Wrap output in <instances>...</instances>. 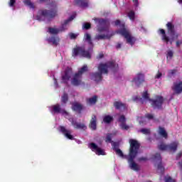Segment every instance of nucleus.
<instances>
[{
	"mask_svg": "<svg viewBox=\"0 0 182 182\" xmlns=\"http://www.w3.org/2000/svg\"><path fill=\"white\" fill-rule=\"evenodd\" d=\"M129 144L130 148L129 154L128 156L124 155L122 150L119 149V143L112 142V146L117 156H119L122 159H127L128 160V164L131 170H134V171H139V170H140V167L137 164L135 163L134 159L139 153V149H140V144H139V141H137L136 139H130Z\"/></svg>",
	"mask_w": 182,
	"mask_h": 182,
	"instance_id": "f257e3e1",
	"label": "nucleus"
},
{
	"mask_svg": "<svg viewBox=\"0 0 182 182\" xmlns=\"http://www.w3.org/2000/svg\"><path fill=\"white\" fill-rule=\"evenodd\" d=\"M94 21L98 23L97 33L96 34L95 39V41H103L105 39H110L114 33L109 31V21L103 18H95Z\"/></svg>",
	"mask_w": 182,
	"mask_h": 182,
	"instance_id": "f03ea898",
	"label": "nucleus"
},
{
	"mask_svg": "<svg viewBox=\"0 0 182 182\" xmlns=\"http://www.w3.org/2000/svg\"><path fill=\"white\" fill-rule=\"evenodd\" d=\"M119 69V64L114 61H109L107 63H101L98 65V72L92 75V80L100 82L102 80V75H107L109 72H116Z\"/></svg>",
	"mask_w": 182,
	"mask_h": 182,
	"instance_id": "7ed1b4c3",
	"label": "nucleus"
},
{
	"mask_svg": "<svg viewBox=\"0 0 182 182\" xmlns=\"http://www.w3.org/2000/svg\"><path fill=\"white\" fill-rule=\"evenodd\" d=\"M50 113L52 114H58L60 113V114H62V116H64L65 119H68L70 122H71L72 126L74 127V129H80L82 130H86V124H82V123H77L76 122V119L75 118H71L70 115H69V112H66L64 109H62L60 107V105L56 104L54 105H51L48 107Z\"/></svg>",
	"mask_w": 182,
	"mask_h": 182,
	"instance_id": "20e7f679",
	"label": "nucleus"
},
{
	"mask_svg": "<svg viewBox=\"0 0 182 182\" xmlns=\"http://www.w3.org/2000/svg\"><path fill=\"white\" fill-rule=\"evenodd\" d=\"M132 100H134V102L141 103V105H144V103H150L154 109H161L163 102H164V99H163V97L161 96H156L154 99L151 100L149 98V93H147V91L143 92L142 98L139 96H135L133 97Z\"/></svg>",
	"mask_w": 182,
	"mask_h": 182,
	"instance_id": "39448f33",
	"label": "nucleus"
},
{
	"mask_svg": "<svg viewBox=\"0 0 182 182\" xmlns=\"http://www.w3.org/2000/svg\"><path fill=\"white\" fill-rule=\"evenodd\" d=\"M84 42H87L89 45V49L85 50L82 47H76L73 50V56H83L87 59H90L92 56V50L93 49V43H92V36L89 33L84 35Z\"/></svg>",
	"mask_w": 182,
	"mask_h": 182,
	"instance_id": "423d86ee",
	"label": "nucleus"
},
{
	"mask_svg": "<svg viewBox=\"0 0 182 182\" xmlns=\"http://www.w3.org/2000/svg\"><path fill=\"white\" fill-rule=\"evenodd\" d=\"M114 23L116 26H119V28L118 31H117V33H119V35H121V36H123L124 41L128 45L133 46V45L136 43V37L132 35L130 31H129V29H127V28H126L124 26V23L121 22L120 20H117Z\"/></svg>",
	"mask_w": 182,
	"mask_h": 182,
	"instance_id": "0eeeda50",
	"label": "nucleus"
},
{
	"mask_svg": "<svg viewBox=\"0 0 182 182\" xmlns=\"http://www.w3.org/2000/svg\"><path fill=\"white\" fill-rule=\"evenodd\" d=\"M166 27L170 37L166 34V31H164L163 28H160L158 31V33L161 36V39L164 41V42H166V43H171H171H173V42L175 41L177 38H178L179 34L176 32L174 25H173V23L168 22L166 24Z\"/></svg>",
	"mask_w": 182,
	"mask_h": 182,
	"instance_id": "6e6552de",
	"label": "nucleus"
},
{
	"mask_svg": "<svg viewBox=\"0 0 182 182\" xmlns=\"http://www.w3.org/2000/svg\"><path fill=\"white\" fill-rule=\"evenodd\" d=\"M56 5V1H52V3L50 4V8L51 9V11L40 10L35 17L37 21H46V19L49 20L52 18H55V16L58 14Z\"/></svg>",
	"mask_w": 182,
	"mask_h": 182,
	"instance_id": "1a4fd4ad",
	"label": "nucleus"
},
{
	"mask_svg": "<svg viewBox=\"0 0 182 182\" xmlns=\"http://www.w3.org/2000/svg\"><path fill=\"white\" fill-rule=\"evenodd\" d=\"M75 18L76 14L74 13L68 19L64 21L60 27H49L47 30L48 33L50 35H58V33H60V32H64V31L68 29V23L73 21Z\"/></svg>",
	"mask_w": 182,
	"mask_h": 182,
	"instance_id": "9d476101",
	"label": "nucleus"
},
{
	"mask_svg": "<svg viewBox=\"0 0 182 182\" xmlns=\"http://www.w3.org/2000/svg\"><path fill=\"white\" fill-rule=\"evenodd\" d=\"M85 72H87V65H84L80 69L78 70V72L75 74L71 80L72 85L74 86H79V85L82 83V75H83Z\"/></svg>",
	"mask_w": 182,
	"mask_h": 182,
	"instance_id": "9b49d317",
	"label": "nucleus"
},
{
	"mask_svg": "<svg viewBox=\"0 0 182 182\" xmlns=\"http://www.w3.org/2000/svg\"><path fill=\"white\" fill-rule=\"evenodd\" d=\"M178 141H173L168 145L166 144H161L159 145V150L171 151L172 153H176L177 151V148L178 147Z\"/></svg>",
	"mask_w": 182,
	"mask_h": 182,
	"instance_id": "f8f14e48",
	"label": "nucleus"
},
{
	"mask_svg": "<svg viewBox=\"0 0 182 182\" xmlns=\"http://www.w3.org/2000/svg\"><path fill=\"white\" fill-rule=\"evenodd\" d=\"M73 75V71H72V68H67L61 74V83H68L70 80Z\"/></svg>",
	"mask_w": 182,
	"mask_h": 182,
	"instance_id": "ddd939ff",
	"label": "nucleus"
},
{
	"mask_svg": "<svg viewBox=\"0 0 182 182\" xmlns=\"http://www.w3.org/2000/svg\"><path fill=\"white\" fill-rule=\"evenodd\" d=\"M58 132L62 133L65 139H68V140H75V136L72 134V130L68 129L63 126H60L58 127Z\"/></svg>",
	"mask_w": 182,
	"mask_h": 182,
	"instance_id": "4468645a",
	"label": "nucleus"
},
{
	"mask_svg": "<svg viewBox=\"0 0 182 182\" xmlns=\"http://www.w3.org/2000/svg\"><path fill=\"white\" fill-rule=\"evenodd\" d=\"M88 147L97 154V156H106V152L105 151V149L100 148L99 146H97L95 143H90L88 146Z\"/></svg>",
	"mask_w": 182,
	"mask_h": 182,
	"instance_id": "2eb2a0df",
	"label": "nucleus"
},
{
	"mask_svg": "<svg viewBox=\"0 0 182 182\" xmlns=\"http://www.w3.org/2000/svg\"><path fill=\"white\" fill-rule=\"evenodd\" d=\"M154 160L155 161H159L157 166V172L163 174L166 170V168H164V164L161 163V156H160V154H156Z\"/></svg>",
	"mask_w": 182,
	"mask_h": 182,
	"instance_id": "dca6fc26",
	"label": "nucleus"
},
{
	"mask_svg": "<svg viewBox=\"0 0 182 182\" xmlns=\"http://www.w3.org/2000/svg\"><path fill=\"white\" fill-rule=\"evenodd\" d=\"M144 82V74H137L132 80V83L135 85L137 87Z\"/></svg>",
	"mask_w": 182,
	"mask_h": 182,
	"instance_id": "f3484780",
	"label": "nucleus"
},
{
	"mask_svg": "<svg viewBox=\"0 0 182 182\" xmlns=\"http://www.w3.org/2000/svg\"><path fill=\"white\" fill-rule=\"evenodd\" d=\"M147 120H152V122H154V116L151 114H146L145 117L141 116L137 117V121L141 125L146 124V122H147Z\"/></svg>",
	"mask_w": 182,
	"mask_h": 182,
	"instance_id": "a211bd4d",
	"label": "nucleus"
},
{
	"mask_svg": "<svg viewBox=\"0 0 182 182\" xmlns=\"http://www.w3.org/2000/svg\"><path fill=\"white\" fill-rule=\"evenodd\" d=\"M46 41L51 45H53L54 46H58V45H59L60 42V38L58 36H48L46 38Z\"/></svg>",
	"mask_w": 182,
	"mask_h": 182,
	"instance_id": "6ab92c4d",
	"label": "nucleus"
},
{
	"mask_svg": "<svg viewBox=\"0 0 182 182\" xmlns=\"http://www.w3.org/2000/svg\"><path fill=\"white\" fill-rule=\"evenodd\" d=\"M118 122L122 130H129L130 129V126L126 124V117H124V115H119L118 117Z\"/></svg>",
	"mask_w": 182,
	"mask_h": 182,
	"instance_id": "aec40b11",
	"label": "nucleus"
},
{
	"mask_svg": "<svg viewBox=\"0 0 182 182\" xmlns=\"http://www.w3.org/2000/svg\"><path fill=\"white\" fill-rule=\"evenodd\" d=\"M75 5L82 6V8H86L89 5V1L87 0H74Z\"/></svg>",
	"mask_w": 182,
	"mask_h": 182,
	"instance_id": "412c9836",
	"label": "nucleus"
},
{
	"mask_svg": "<svg viewBox=\"0 0 182 182\" xmlns=\"http://www.w3.org/2000/svg\"><path fill=\"white\" fill-rule=\"evenodd\" d=\"M158 134H159V136H161L164 139H167V137H168L167 131H166V129L164 127H159Z\"/></svg>",
	"mask_w": 182,
	"mask_h": 182,
	"instance_id": "4be33fe9",
	"label": "nucleus"
},
{
	"mask_svg": "<svg viewBox=\"0 0 182 182\" xmlns=\"http://www.w3.org/2000/svg\"><path fill=\"white\" fill-rule=\"evenodd\" d=\"M173 90L176 93H181L182 92V82H178L174 84Z\"/></svg>",
	"mask_w": 182,
	"mask_h": 182,
	"instance_id": "5701e85b",
	"label": "nucleus"
},
{
	"mask_svg": "<svg viewBox=\"0 0 182 182\" xmlns=\"http://www.w3.org/2000/svg\"><path fill=\"white\" fill-rule=\"evenodd\" d=\"M72 109L74 112H80L83 109V106L79 102H74L73 103Z\"/></svg>",
	"mask_w": 182,
	"mask_h": 182,
	"instance_id": "b1692460",
	"label": "nucleus"
},
{
	"mask_svg": "<svg viewBox=\"0 0 182 182\" xmlns=\"http://www.w3.org/2000/svg\"><path fill=\"white\" fill-rule=\"evenodd\" d=\"M114 106L116 109H118V110H124L127 107V106L122 102H115Z\"/></svg>",
	"mask_w": 182,
	"mask_h": 182,
	"instance_id": "393cba45",
	"label": "nucleus"
},
{
	"mask_svg": "<svg viewBox=\"0 0 182 182\" xmlns=\"http://www.w3.org/2000/svg\"><path fill=\"white\" fill-rule=\"evenodd\" d=\"M96 122H97L96 117L95 115H93L92 117V119H91V121H90V127L92 130H96Z\"/></svg>",
	"mask_w": 182,
	"mask_h": 182,
	"instance_id": "a878e982",
	"label": "nucleus"
},
{
	"mask_svg": "<svg viewBox=\"0 0 182 182\" xmlns=\"http://www.w3.org/2000/svg\"><path fill=\"white\" fill-rule=\"evenodd\" d=\"M96 102H97V97L93 96L87 100V103L90 105H96Z\"/></svg>",
	"mask_w": 182,
	"mask_h": 182,
	"instance_id": "bb28decb",
	"label": "nucleus"
},
{
	"mask_svg": "<svg viewBox=\"0 0 182 182\" xmlns=\"http://www.w3.org/2000/svg\"><path fill=\"white\" fill-rule=\"evenodd\" d=\"M23 2L26 6H28L30 9H33L35 8V5L31 0H23Z\"/></svg>",
	"mask_w": 182,
	"mask_h": 182,
	"instance_id": "cd10ccee",
	"label": "nucleus"
},
{
	"mask_svg": "<svg viewBox=\"0 0 182 182\" xmlns=\"http://www.w3.org/2000/svg\"><path fill=\"white\" fill-rule=\"evenodd\" d=\"M174 55V52L172 50H168L166 51V59L167 60H171L173 59V56Z\"/></svg>",
	"mask_w": 182,
	"mask_h": 182,
	"instance_id": "c85d7f7f",
	"label": "nucleus"
},
{
	"mask_svg": "<svg viewBox=\"0 0 182 182\" xmlns=\"http://www.w3.org/2000/svg\"><path fill=\"white\" fill-rule=\"evenodd\" d=\"M117 134V131H115L113 134H108L107 135L105 141L107 143H112V137H113V136H116Z\"/></svg>",
	"mask_w": 182,
	"mask_h": 182,
	"instance_id": "c756f323",
	"label": "nucleus"
},
{
	"mask_svg": "<svg viewBox=\"0 0 182 182\" xmlns=\"http://www.w3.org/2000/svg\"><path fill=\"white\" fill-rule=\"evenodd\" d=\"M127 16H128V18H129L130 21H134V18L136 17V14H135L134 11H133V10H130L127 13Z\"/></svg>",
	"mask_w": 182,
	"mask_h": 182,
	"instance_id": "7c9ffc66",
	"label": "nucleus"
},
{
	"mask_svg": "<svg viewBox=\"0 0 182 182\" xmlns=\"http://www.w3.org/2000/svg\"><path fill=\"white\" fill-rule=\"evenodd\" d=\"M112 120H113V117H112L110 115H105L103 117L104 123H110V122H112Z\"/></svg>",
	"mask_w": 182,
	"mask_h": 182,
	"instance_id": "2f4dec72",
	"label": "nucleus"
},
{
	"mask_svg": "<svg viewBox=\"0 0 182 182\" xmlns=\"http://www.w3.org/2000/svg\"><path fill=\"white\" fill-rule=\"evenodd\" d=\"M70 39H76L79 36V33H70L68 34Z\"/></svg>",
	"mask_w": 182,
	"mask_h": 182,
	"instance_id": "473e14b6",
	"label": "nucleus"
},
{
	"mask_svg": "<svg viewBox=\"0 0 182 182\" xmlns=\"http://www.w3.org/2000/svg\"><path fill=\"white\" fill-rule=\"evenodd\" d=\"M61 102H62L63 104H65L68 102V94H64L62 96Z\"/></svg>",
	"mask_w": 182,
	"mask_h": 182,
	"instance_id": "72a5a7b5",
	"label": "nucleus"
},
{
	"mask_svg": "<svg viewBox=\"0 0 182 182\" xmlns=\"http://www.w3.org/2000/svg\"><path fill=\"white\" fill-rule=\"evenodd\" d=\"M15 4H16V0H9V1L10 8H15Z\"/></svg>",
	"mask_w": 182,
	"mask_h": 182,
	"instance_id": "f704fd0d",
	"label": "nucleus"
},
{
	"mask_svg": "<svg viewBox=\"0 0 182 182\" xmlns=\"http://www.w3.org/2000/svg\"><path fill=\"white\" fill-rule=\"evenodd\" d=\"M139 132H141V133L143 134H150V129H142L139 130Z\"/></svg>",
	"mask_w": 182,
	"mask_h": 182,
	"instance_id": "c9c22d12",
	"label": "nucleus"
},
{
	"mask_svg": "<svg viewBox=\"0 0 182 182\" xmlns=\"http://www.w3.org/2000/svg\"><path fill=\"white\" fill-rule=\"evenodd\" d=\"M90 26H91L90 23H85L82 25V28L84 29H90Z\"/></svg>",
	"mask_w": 182,
	"mask_h": 182,
	"instance_id": "e433bc0d",
	"label": "nucleus"
},
{
	"mask_svg": "<svg viewBox=\"0 0 182 182\" xmlns=\"http://www.w3.org/2000/svg\"><path fill=\"white\" fill-rule=\"evenodd\" d=\"M165 182H176L174 179H172L170 176H166L165 178Z\"/></svg>",
	"mask_w": 182,
	"mask_h": 182,
	"instance_id": "4c0bfd02",
	"label": "nucleus"
},
{
	"mask_svg": "<svg viewBox=\"0 0 182 182\" xmlns=\"http://www.w3.org/2000/svg\"><path fill=\"white\" fill-rule=\"evenodd\" d=\"M163 76V74L160 73L159 71L156 74L155 79H161V77Z\"/></svg>",
	"mask_w": 182,
	"mask_h": 182,
	"instance_id": "58836bf2",
	"label": "nucleus"
},
{
	"mask_svg": "<svg viewBox=\"0 0 182 182\" xmlns=\"http://www.w3.org/2000/svg\"><path fill=\"white\" fill-rule=\"evenodd\" d=\"M133 4L134 6H136V8H137V6H139V0H132Z\"/></svg>",
	"mask_w": 182,
	"mask_h": 182,
	"instance_id": "ea45409f",
	"label": "nucleus"
},
{
	"mask_svg": "<svg viewBox=\"0 0 182 182\" xmlns=\"http://www.w3.org/2000/svg\"><path fill=\"white\" fill-rule=\"evenodd\" d=\"M53 80H54V86H55V87H58V80H56V78H55V76H53Z\"/></svg>",
	"mask_w": 182,
	"mask_h": 182,
	"instance_id": "a19ab883",
	"label": "nucleus"
},
{
	"mask_svg": "<svg viewBox=\"0 0 182 182\" xmlns=\"http://www.w3.org/2000/svg\"><path fill=\"white\" fill-rule=\"evenodd\" d=\"M148 159L147 157H141L139 159V161H147Z\"/></svg>",
	"mask_w": 182,
	"mask_h": 182,
	"instance_id": "79ce46f5",
	"label": "nucleus"
},
{
	"mask_svg": "<svg viewBox=\"0 0 182 182\" xmlns=\"http://www.w3.org/2000/svg\"><path fill=\"white\" fill-rule=\"evenodd\" d=\"M174 73H176V70H171L168 72L169 75H174Z\"/></svg>",
	"mask_w": 182,
	"mask_h": 182,
	"instance_id": "37998d69",
	"label": "nucleus"
},
{
	"mask_svg": "<svg viewBox=\"0 0 182 182\" xmlns=\"http://www.w3.org/2000/svg\"><path fill=\"white\" fill-rule=\"evenodd\" d=\"M117 49H120L122 48V43H118L116 46Z\"/></svg>",
	"mask_w": 182,
	"mask_h": 182,
	"instance_id": "c03bdc74",
	"label": "nucleus"
},
{
	"mask_svg": "<svg viewBox=\"0 0 182 182\" xmlns=\"http://www.w3.org/2000/svg\"><path fill=\"white\" fill-rule=\"evenodd\" d=\"M182 42L181 41H176V46L177 48H180V46L181 45Z\"/></svg>",
	"mask_w": 182,
	"mask_h": 182,
	"instance_id": "a18cd8bd",
	"label": "nucleus"
},
{
	"mask_svg": "<svg viewBox=\"0 0 182 182\" xmlns=\"http://www.w3.org/2000/svg\"><path fill=\"white\" fill-rule=\"evenodd\" d=\"M181 156H182V152H179V153L177 154V156H176V159H180V157H181Z\"/></svg>",
	"mask_w": 182,
	"mask_h": 182,
	"instance_id": "49530a36",
	"label": "nucleus"
},
{
	"mask_svg": "<svg viewBox=\"0 0 182 182\" xmlns=\"http://www.w3.org/2000/svg\"><path fill=\"white\" fill-rule=\"evenodd\" d=\"M178 166L179 168H181V169H182V161H180V162L178 164Z\"/></svg>",
	"mask_w": 182,
	"mask_h": 182,
	"instance_id": "de8ad7c7",
	"label": "nucleus"
},
{
	"mask_svg": "<svg viewBox=\"0 0 182 182\" xmlns=\"http://www.w3.org/2000/svg\"><path fill=\"white\" fill-rule=\"evenodd\" d=\"M140 31L141 32H146V29L143 26L141 27Z\"/></svg>",
	"mask_w": 182,
	"mask_h": 182,
	"instance_id": "09e8293b",
	"label": "nucleus"
},
{
	"mask_svg": "<svg viewBox=\"0 0 182 182\" xmlns=\"http://www.w3.org/2000/svg\"><path fill=\"white\" fill-rule=\"evenodd\" d=\"M102 58H103V53H100L98 55V59H102Z\"/></svg>",
	"mask_w": 182,
	"mask_h": 182,
	"instance_id": "8fccbe9b",
	"label": "nucleus"
},
{
	"mask_svg": "<svg viewBox=\"0 0 182 182\" xmlns=\"http://www.w3.org/2000/svg\"><path fill=\"white\" fill-rule=\"evenodd\" d=\"M178 2L179 4H182V0H178Z\"/></svg>",
	"mask_w": 182,
	"mask_h": 182,
	"instance_id": "3c124183",
	"label": "nucleus"
},
{
	"mask_svg": "<svg viewBox=\"0 0 182 182\" xmlns=\"http://www.w3.org/2000/svg\"><path fill=\"white\" fill-rule=\"evenodd\" d=\"M77 143H78V144H80L81 141H78Z\"/></svg>",
	"mask_w": 182,
	"mask_h": 182,
	"instance_id": "603ef678",
	"label": "nucleus"
},
{
	"mask_svg": "<svg viewBox=\"0 0 182 182\" xmlns=\"http://www.w3.org/2000/svg\"><path fill=\"white\" fill-rule=\"evenodd\" d=\"M41 2H43V0H40Z\"/></svg>",
	"mask_w": 182,
	"mask_h": 182,
	"instance_id": "864d4df0",
	"label": "nucleus"
}]
</instances>
